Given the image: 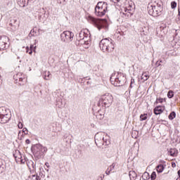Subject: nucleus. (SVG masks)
<instances>
[{
    "label": "nucleus",
    "instance_id": "1",
    "mask_svg": "<svg viewBox=\"0 0 180 180\" xmlns=\"http://www.w3.org/2000/svg\"><path fill=\"white\" fill-rule=\"evenodd\" d=\"M101 50L103 53H112L115 49V45H113V40L112 39H103L99 43Z\"/></svg>",
    "mask_w": 180,
    "mask_h": 180
},
{
    "label": "nucleus",
    "instance_id": "2",
    "mask_svg": "<svg viewBox=\"0 0 180 180\" xmlns=\"http://www.w3.org/2000/svg\"><path fill=\"white\" fill-rule=\"evenodd\" d=\"M113 103V96L109 93H106L100 98L98 106H104V108H109Z\"/></svg>",
    "mask_w": 180,
    "mask_h": 180
},
{
    "label": "nucleus",
    "instance_id": "3",
    "mask_svg": "<svg viewBox=\"0 0 180 180\" xmlns=\"http://www.w3.org/2000/svg\"><path fill=\"white\" fill-rule=\"evenodd\" d=\"M89 18L91 23H93L98 30H101V29L108 30V27H109V25H108V20L105 19H96L92 16H89Z\"/></svg>",
    "mask_w": 180,
    "mask_h": 180
},
{
    "label": "nucleus",
    "instance_id": "4",
    "mask_svg": "<svg viewBox=\"0 0 180 180\" xmlns=\"http://www.w3.org/2000/svg\"><path fill=\"white\" fill-rule=\"evenodd\" d=\"M90 43L91 41L88 39L87 37H85V32L81 31L77 37L76 44L77 46H82L84 49H88Z\"/></svg>",
    "mask_w": 180,
    "mask_h": 180
},
{
    "label": "nucleus",
    "instance_id": "5",
    "mask_svg": "<svg viewBox=\"0 0 180 180\" xmlns=\"http://www.w3.org/2000/svg\"><path fill=\"white\" fill-rule=\"evenodd\" d=\"M111 84L115 86H123L124 84H126V75L118 72L116 78L113 79V77H110Z\"/></svg>",
    "mask_w": 180,
    "mask_h": 180
},
{
    "label": "nucleus",
    "instance_id": "6",
    "mask_svg": "<svg viewBox=\"0 0 180 180\" xmlns=\"http://www.w3.org/2000/svg\"><path fill=\"white\" fill-rule=\"evenodd\" d=\"M106 11H108V3L100 1L96 6L95 15L101 18V16H105Z\"/></svg>",
    "mask_w": 180,
    "mask_h": 180
},
{
    "label": "nucleus",
    "instance_id": "7",
    "mask_svg": "<svg viewBox=\"0 0 180 180\" xmlns=\"http://www.w3.org/2000/svg\"><path fill=\"white\" fill-rule=\"evenodd\" d=\"M32 151L35 158L40 160V158L44 155V153H47V148L41 144H36L34 145Z\"/></svg>",
    "mask_w": 180,
    "mask_h": 180
},
{
    "label": "nucleus",
    "instance_id": "8",
    "mask_svg": "<svg viewBox=\"0 0 180 180\" xmlns=\"http://www.w3.org/2000/svg\"><path fill=\"white\" fill-rule=\"evenodd\" d=\"M74 39V33L70 31H65L60 34V39L63 43H70Z\"/></svg>",
    "mask_w": 180,
    "mask_h": 180
},
{
    "label": "nucleus",
    "instance_id": "9",
    "mask_svg": "<svg viewBox=\"0 0 180 180\" xmlns=\"http://www.w3.org/2000/svg\"><path fill=\"white\" fill-rule=\"evenodd\" d=\"M162 11V9L158 8L156 7L153 6V5L151 4H148V12L150 16L157 18V16H160V15H161Z\"/></svg>",
    "mask_w": 180,
    "mask_h": 180
},
{
    "label": "nucleus",
    "instance_id": "10",
    "mask_svg": "<svg viewBox=\"0 0 180 180\" xmlns=\"http://www.w3.org/2000/svg\"><path fill=\"white\" fill-rule=\"evenodd\" d=\"M8 41H9V37L7 36L0 37V51H2V50H5L6 49Z\"/></svg>",
    "mask_w": 180,
    "mask_h": 180
},
{
    "label": "nucleus",
    "instance_id": "11",
    "mask_svg": "<svg viewBox=\"0 0 180 180\" xmlns=\"http://www.w3.org/2000/svg\"><path fill=\"white\" fill-rule=\"evenodd\" d=\"M13 155L16 161V162H21V164H25V160L22 159V154L20 151L16 150L13 152Z\"/></svg>",
    "mask_w": 180,
    "mask_h": 180
},
{
    "label": "nucleus",
    "instance_id": "12",
    "mask_svg": "<svg viewBox=\"0 0 180 180\" xmlns=\"http://www.w3.org/2000/svg\"><path fill=\"white\" fill-rule=\"evenodd\" d=\"M9 26L11 32H16L17 30L19 28V22H18V20L13 18L11 20Z\"/></svg>",
    "mask_w": 180,
    "mask_h": 180
},
{
    "label": "nucleus",
    "instance_id": "13",
    "mask_svg": "<svg viewBox=\"0 0 180 180\" xmlns=\"http://www.w3.org/2000/svg\"><path fill=\"white\" fill-rule=\"evenodd\" d=\"M11 114H8L7 115H0V123L5 124V123H8V122L11 120Z\"/></svg>",
    "mask_w": 180,
    "mask_h": 180
},
{
    "label": "nucleus",
    "instance_id": "14",
    "mask_svg": "<svg viewBox=\"0 0 180 180\" xmlns=\"http://www.w3.org/2000/svg\"><path fill=\"white\" fill-rule=\"evenodd\" d=\"M29 1L34 0H17V4L20 8H25V6H27V4H29Z\"/></svg>",
    "mask_w": 180,
    "mask_h": 180
},
{
    "label": "nucleus",
    "instance_id": "15",
    "mask_svg": "<svg viewBox=\"0 0 180 180\" xmlns=\"http://www.w3.org/2000/svg\"><path fill=\"white\" fill-rule=\"evenodd\" d=\"M8 115H11L8 109L4 107L0 108V116H6Z\"/></svg>",
    "mask_w": 180,
    "mask_h": 180
},
{
    "label": "nucleus",
    "instance_id": "16",
    "mask_svg": "<svg viewBox=\"0 0 180 180\" xmlns=\"http://www.w3.org/2000/svg\"><path fill=\"white\" fill-rule=\"evenodd\" d=\"M153 112L155 113V115H161V113H162L164 112V110H162V106H156Z\"/></svg>",
    "mask_w": 180,
    "mask_h": 180
},
{
    "label": "nucleus",
    "instance_id": "17",
    "mask_svg": "<svg viewBox=\"0 0 180 180\" xmlns=\"http://www.w3.org/2000/svg\"><path fill=\"white\" fill-rule=\"evenodd\" d=\"M43 16L44 18H46V10L42 8H40L39 11L38 18L39 20H41V19H43Z\"/></svg>",
    "mask_w": 180,
    "mask_h": 180
},
{
    "label": "nucleus",
    "instance_id": "18",
    "mask_svg": "<svg viewBox=\"0 0 180 180\" xmlns=\"http://www.w3.org/2000/svg\"><path fill=\"white\" fill-rule=\"evenodd\" d=\"M169 155L171 157H176L178 155V150L176 148H170L168 151Z\"/></svg>",
    "mask_w": 180,
    "mask_h": 180
},
{
    "label": "nucleus",
    "instance_id": "19",
    "mask_svg": "<svg viewBox=\"0 0 180 180\" xmlns=\"http://www.w3.org/2000/svg\"><path fill=\"white\" fill-rule=\"evenodd\" d=\"M19 79L18 80V84H19V85H25V84H26L27 79H26V77H25V75H23L21 77H18Z\"/></svg>",
    "mask_w": 180,
    "mask_h": 180
},
{
    "label": "nucleus",
    "instance_id": "20",
    "mask_svg": "<svg viewBox=\"0 0 180 180\" xmlns=\"http://www.w3.org/2000/svg\"><path fill=\"white\" fill-rule=\"evenodd\" d=\"M102 140L104 146H109V144H110V139L109 138V136L105 135V137H102Z\"/></svg>",
    "mask_w": 180,
    "mask_h": 180
},
{
    "label": "nucleus",
    "instance_id": "21",
    "mask_svg": "<svg viewBox=\"0 0 180 180\" xmlns=\"http://www.w3.org/2000/svg\"><path fill=\"white\" fill-rule=\"evenodd\" d=\"M4 163L5 161L2 160V159H0V172H4V171H5V169L6 168Z\"/></svg>",
    "mask_w": 180,
    "mask_h": 180
},
{
    "label": "nucleus",
    "instance_id": "22",
    "mask_svg": "<svg viewBox=\"0 0 180 180\" xmlns=\"http://www.w3.org/2000/svg\"><path fill=\"white\" fill-rule=\"evenodd\" d=\"M129 175L131 180H135L137 178V174L134 171H130Z\"/></svg>",
    "mask_w": 180,
    "mask_h": 180
},
{
    "label": "nucleus",
    "instance_id": "23",
    "mask_svg": "<svg viewBox=\"0 0 180 180\" xmlns=\"http://www.w3.org/2000/svg\"><path fill=\"white\" fill-rule=\"evenodd\" d=\"M154 8H158V9H162V7L161 6V1L159 0L155 1L154 4H152Z\"/></svg>",
    "mask_w": 180,
    "mask_h": 180
},
{
    "label": "nucleus",
    "instance_id": "24",
    "mask_svg": "<svg viewBox=\"0 0 180 180\" xmlns=\"http://www.w3.org/2000/svg\"><path fill=\"white\" fill-rule=\"evenodd\" d=\"M22 76H23V75H22V73H20V72H18L13 76V78L15 81V84H18V80L19 79V78H22Z\"/></svg>",
    "mask_w": 180,
    "mask_h": 180
},
{
    "label": "nucleus",
    "instance_id": "25",
    "mask_svg": "<svg viewBox=\"0 0 180 180\" xmlns=\"http://www.w3.org/2000/svg\"><path fill=\"white\" fill-rule=\"evenodd\" d=\"M51 78V74H50V72L46 71L44 73V79L46 81H49V79Z\"/></svg>",
    "mask_w": 180,
    "mask_h": 180
},
{
    "label": "nucleus",
    "instance_id": "26",
    "mask_svg": "<svg viewBox=\"0 0 180 180\" xmlns=\"http://www.w3.org/2000/svg\"><path fill=\"white\" fill-rule=\"evenodd\" d=\"M162 171H164V165H159L157 166V172H158V174H161V172H162Z\"/></svg>",
    "mask_w": 180,
    "mask_h": 180
},
{
    "label": "nucleus",
    "instance_id": "27",
    "mask_svg": "<svg viewBox=\"0 0 180 180\" xmlns=\"http://www.w3.org/2000/svg\"><path fill=\"white\" fill-rule=\"evenodd\" d=\"M123 15H124V16H127V18H129V16H130V15H131L130 10L124 8Z\"/></svg>",
    "mask_w": 180,
    "mask_h": 180
},
{
    "label": "nucleus",
    "instance_id": "28",
    "mask_svg": "<svg viewBox=\"0 0 180 180\" xmlns=\"http://www.w3.org/2000/svg\"><path fill=\"white\" fill-rule=\"evenodd\" d=\"M176 117V113L174 111H172L169 115V120H174V118Z\"/></svg>",
    "mask_w": 180,
    "mask_h": 180
},
{
    "label": "nucleus",
    "instance_id": "29",
    "mask_svg": "<svg viewBox=\"0 0 180 180\" xmlns=\"http://www.w3.org/2000/svg\"><path fill=\"white\" fill-rule=\"evenodd\" d=\"M142 178L144 180L146 179H150V174H148V172H146L143 175H142Z\"/></svg>",
    "mask_w": 180,
    "mask_h": 180
},
{
    "label": "nucleus",
    "instance_id": "30",
    "mask_svg": "<svg viewBox=\"0 0 180 180\" xmlns=\"http://www.w3.org/2000/svg\"><path fill=\"white\" fill-rule=\"evenodd\" d=\"M148 115L147 114H141L140 115L141 122H143L144 120H147Z\"/></svg>",
    "mask_w": 180,
    "mask_h": 180
},
{
    "label": "nucleus",
    "instance_id": "31",
    "mask_svg": "<svg viewBox=\"0 0 180 180\" xmlns=\"http://www.w3.org/2000/svg\"><path fill=\"white\" fill-rule=\"evenodd\" d=\"M167 97L169 98V99L174 98V91L172 90L168 91Z\"/></svg>",
    "mask_w": 180,
    "mask_h": 180
},
{
    "label": "nucleus",
    "instance_id": "32",
    "mask_svg": "<svg viewBox=\"0 0 180 180\" xmlns=\"http://www.w3.org/2000/svg\"><path fill=\"white\" fill-rule=\"evenodd\" d=\"M148 78H150V76H148V75H147V73H143L142 79H143V81H147V79H148Z\"/></svg>",
    "mask_w": 180,
    "mask_h": 180
},
{
    "label": "nucleus",
    "instance_id": "33",
    "mask_svg": "<svg viewBox=\"0 0 180 180\" xmlns=\"http://www.w3.org/2000/svg\"><path fill=\"white\" fill-rule=\"evenodd\" d=\"M32 180H41L40 176L37 174H32Z\"/></svg>",
    "mask_w": 180,
    "mask_h": 180
},
{
    "label": "nucleus",
    "instance_id": "34",
    "mask_svg": "<svg viewBox=\"0 0 180 180\" xmlns=\"http://www.w3.org/2000/svg\"><path fill=\"white\" fill-rule=\"evenodd\" d=\"M155 178H157V174L155 173V172H153L151 175H150V179L151 180H155Z\"/></svg>",
    "mask_w": 180,
    "mask_h": 180
},
{
    "label": "nucleus",
    "instance_id": "35",
    "mask_svg": "<svg viewBox=\"0 0 180 180\" xmlns=\"http://www.w3.org/2000/svg\"><path fill=\"white\" fill-rule=\"evenodd\" d=\"M115 167H116V165L115 163H112L108 169V171H113V169H115Z\"/></svg>",
    "mask_w": 180,
    "mask_h": 180
},
{
    "label": "nucleus",
    "instance_id": "36",
    "mask_svg": "<svg viewBox=\"0 0 180 180\" xmlns=\"http://www.w3.org/2000/svg\"><path fill=\"white\" fill-rule=\"evenodd\" d=\"M162 102H164V98H156V101L155 103H162Z\"/></svg>",
    "mask_w": 180,
    "mask_h": 180
},
{
    "label": "nucleus",
    "instance_id": "37",
    "mask_svg": "<svg viewBox=\"0 0 180 180\" xmlns=\"http://www.w3.org/2000/svg\"><path fill=\"white\" fill-rule=\"evenodd\" d=\"M171 8L172 9H175V8H176V2L172 1L171 3Z\"/></svg>",
    "mask_w": 180,
    "mask_h": 180
},
{
    "label": "nucleus",
    "instance_id": "38",
    "mask_svg": "<svg viewBox=\"0 0 180 180\" xmlns=\"http://www.w3.org/2000/svg\"><path fill=\"white\" fill-rule=\"evenodd\" d=\"M4 2L6 4V5L12 4V0H4Z\"/></svg>",
    "mask_w": 180,
    "mask_h": 180
},
{
    "label": "nucleus",
    "instance_id": "39",
    "mask_svg": "<svg viewBox=\"0 0 180 180\" xmlns=\"http://www.w3.org/2000/svg\"><path fill=\"white\" fill-rule=\"evenodd\" d=\"M30 50H32V51H36V46L34 45H30Z\"/></svg>",
    "mask_w": 180,
    "mask_h": 180
},
{
    "label": "nucleus",
    "instance_id": "40",
    "mask_svg": "<svg viewBox=\"0 0 180 180\" xmlns=\"http://www.w3.org/2000/svg\"><path fill=\"white\" fill-rule=\"evenodd\" d=\"M18 129H23V124L22 122H18Z\"/></svg>",
    "mask_w": 180,
    "mask_h": 180
},
{
    "label": "nucleus",
    "instance_id": "41",
    "mask_svg": "<svg viewBox=\"0 0 180 180\" xmlns=\"http://www.w3.org/2000/svg\"><path fill=\"white\" fill-rule=\"evenodd\" d=\"M22 131L23 133H25V134H27L28 133L27 128H23Z\"/></svg>",
    "mask_w": 180,
    "mask_h": 180
},
{
    "label": "nucleus",
    "instance_id": "42",
    "mask_svg": "<svg viewBox=\"0 0 180 180\" xmlns=\"http://www.w3.org/2000/svg\"><path fill=\"white\" fill-rule=\"evenodd\" d=\"M35 33H36V32H34V30H32L30 31V34H31L32 36H34Z\"/></svg>",
    "mask_w": 180,
    "mask_h": 180
},
{
    "label": "nucleus",
    "instance_id": "43",
    "mask_svg": "<svg viewBox=\"0 0 180 180\" xmlns=\"http://www.w3.org/2000/svg\"><path fill=\"white\" fill-rule=\"evenodd\" d=\"M32 168H33V170H32V174H34V172H36V165H32Z\"/></svg>",
    "mask_w": 180,
    "mask_h": 180
},
{
    "label": "nucleus",
    "instance_id": "44",
    "mask_svg": "<svg viewBox=\"0 0 180 180\" xmlns=\"http://www.w3.org/2000/svg\"><path fill=\"white\" fill-rule=\"evenodd\" d=\"M178 19L180 20V8H178Z\"/></svg>",
    "mask_w": 180,
    "mask_h": 180
},
{
    "label": "nucleus",
    "instance_id": "45",
    "mask_svg": "<svg viewBox=\"0 0 180 180\" xmlns=\"http://www.w3.org/2000/svg\"><path fill=\"white\" fill-rule=\"evenodd\" d=\"M155 65H156V67H160V65H161V63H160V61L158 60Z\"/></svg>",
    "mask_w": 180,
    "mask_h": 180
},
{
    "label": "nucleus",
    "instance_id": "46",
    "mask_svg": "<svg viewBox=\"0 0 180 180\" xmlns=\"http://www.w3.org/2000/svg\"><path fill=\"white\" fill-rule=\"evenodd\" d=\"M99 112H101V111L98 110V115L100 116V119H103V114H101V113H99Z\"/></svg>",
    "mask_w": 180,
    "mask_h": 180
},
{
    "label": "nucleus",
    "instance_id": "47",
    "mask_svg": "<svg viewBox=\"0 0 180 180\" xmlns=\"http://www.w3.org/2000/svg\"><path fill=\"white\" fill-rule=\"evenodd\" d=\"M172 168H175V167H176V164L175 162H172Z\"/></svg>",
    "mask_w": 180,
    "mask_h": 180
},
{
    "label": "nucleus",
    "instance_id": "48",
    "mask_svg": "<svg viewBox=\"0 0 180 180\" xmlns=\"http://www.w3.org/2000/svg\"><path fill=\"white\" fill-rule=\"evenodd\" d=\"M110 171H109V169H107V170L105 171V174L106 175H109L110 174Z\"/></svg>",
    "mask_w": 180,
    "mask_h": 180
},
{
    "label": "nucleus",
    "instance_id": "49",
    "mask_svg": "<svg viewBox=\"0 0 180 180\" xmlns=\"http://www.w3.org/2000/svg\"><path fill=\"white\" fill-rule=\"evenodd\" d=\"M98 137H99V134H97L95 135V141H96V140H98Z\"/></svg>",
    "mask_w": 180,
    "mask_h": 180
},
{
    "label": "nucleus",
    "instance_id": "50",
    "mask_svg": "<svg viewBox=\"0 0 180 180\" xmlns=\"http://www.w3.org/2000/svg\"><path fill=\"white\" fill-rule=\"evenodd\" d=\"M131 88H133V83H130V85H129V92H130V89H131Z\"/></svg>",
    "mask_w": 180,
    "mask_h": 180
},
{
    "label": "nucleus",
    "instance_id": "51",
    "mask_svg": "<svg viewBox=\"0 0 180 180\" xmlns=\"http://www.w3.org/2000/svg\"><path fill=\"white\" fill-rule=\"evenodd\" d=\"M25 143H26V144H30V140L26 139Z\"/></svg>",
    "mask_w": 180,
    "mask_h": 180
},
{
    "label": "nucleus",
    "instance_id": "52",
    "mask_svg": "<svg viewBox=\"0 0 180 180\" xmlns=\"http://www.w3.org/2000/svg\"><path fill=\"white\" fill-rule=\"evenodd\" d=\"M114 4H117L119 2V0H111Z\"/></svg>",
    "mask_w": 180,
    "mask_h": 180
},
{
    "label": "nucleus",
    "instance_id": "53",
    "mask_svg": "<svg viewBox=\"0 0 180 180\" xmlns=\"http://www.w3.org/2000/svg\"><path fill=\"white\" fill-rule=\"evenodd\" d=\"M135 81L134 79H131V84H134Z\"/></svg>",
    "mask_w": 180,
    "mask_h": 180
},
{
    "label": "nucleus",
    "instance_id": "54",
    "mask_svg": "<svg viewBox=\"0 0 180 180\" xmlns=\"http://www.w3.org/2000/svg\"><path fill=\"white\" fill-rule=\"evenodd\" d=\"M26 51H27V53H29V46L26 47Z\"/></svg>",
    "mask_w": 180,
    "mask_h": 180
},
{
    "label": "nucleus",
    "instance_id": "55",
    "mask_svg": "<svg viewBox=\"0 0 180 180\" xmlns=\"http://www.w3.org/2000/svg\"><path fill=\"white\" fill-rule=\"evenodd\" d=\"M45 165L49 168V167H50V165H49V162H46Z\"/></svg>",
    "mask_w": 180,
    "mask_h": 180
},
{
    "label": "nucleus",
    "instance_id": "56",
    "mask_svg": "<svg viewBox=\"0 0 180 180\" xmlns=\"http://www.w3.org/2000/svg\"><path fill=\"white\" fill-rule=\"evenodd\" d=\"M177 174H178L179 178H180V169L177 172Z\"/></svg>",
    "mask_w": 180,
    "mask_h": 180
},
{
    "label": "nucleus",
    "instance_id": "57",
    "mask_svg": "<svg viewBox=\"0 0 180 180\" xmlns=\"http://www.w3.org/2000/svg\"><path fill=\"white\" fill-rule=\"evenodd\" d=\"M28 53H29V54H32L33 51H32V50L30 49V51H29Z\"/></svg>",
    "mask_w": 180,
    "mask_h": 180
},
{
    "label": "nucleus",
    "instance_id": "58",
    "mask_svg": "<svg viewBox=\"0 0 180 180\" xmlns=\"http://www.w3.org/2000/svg\"><path fill=\"white\" fill-rule=\"evenodd\" d=\"M158 61H159V63H162V60H159Z\"/></svg>",
    "mask_w": 180,
    "mask_h": 180
},
{
    "label": "nucleus",
    "instance_id": "59",
    "mask_svg": "<svg viewBox=\"0 0 180 180\" xmlns=\"http://www.w3.org/2000/svg\"><path fill=\"white\" fill-rule=\"evenodd\" d=\"M98 180H102V177H101V179H98Z\"/></svg>",
    "mask_w": 180,
    "mask_h": 180
},
{
    "label": "nucleus",
    "instance_id": "60",
    "mask_svg": "<svg viewBox=\"0 0 180 180\" xmlns=\"http://www.w3.org/2000/svg\"><path fill=\"white\" fill-rule=\"evenodd\" d=\"M176 180H180V178L179 179L177 178Z\"/></svg>",
    "mask_w": 180,
    "mask_h": 180
}]
</instances>
